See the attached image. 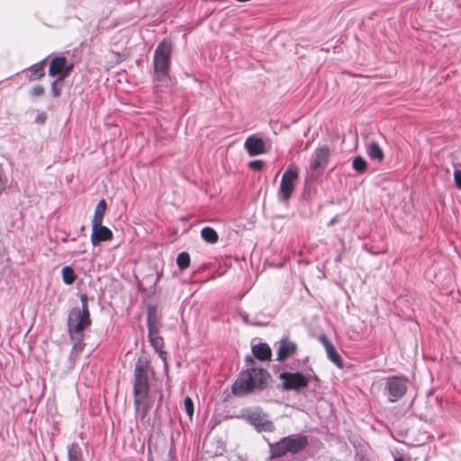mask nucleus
<instances>
[{
	"label": "nucleus",
	"mask_w": 461,
	"mask_h": 461,
	"mask_svg": "<svg viewBox=\"0 0 461 461\" xmlns=\"http://www.w3.org/2000/svg\"><path fill=\"white\" fill-rule=\"evenodd\" d=\"M270 379L271 375L265 368H248L240 373L232 385V392L234 394L243 395L254 390H262L267 387Z\"/></svg>",
	"instance_id": "1"
},
{
	"label": "nucleus",
	"mask_w": 461,
	"mask_h": 461,
	"mask_svg": "<svg viewBox=\"0 0 461 461\" xmlns=\"http://www.w3.org/2000/svg\"><path fill=\"white\" fill-rule=\"evenodd\" d=\"M172 43L169 40L164 39L157 47L154 52L153 80L156 87L167 86L169 78V68L171 64Z\"/></svg>",
	"instance_id": "2"
},
{
	"label": "nucleus",
	"mask_w": 461,
	"mask_h": 461,
	"mask_svg": "<svg viewBox=\"0 0 461 461\" xmlns=\"http://www.w3.org/2000/svg\"><path fill=\"white\" fill-rule=\"evenodd\" d=\"M82 309L73 308L68 314V327L71 339L77 344L82 343L84 330L91 325L90 312L88 309V297L86 294L80 295Z\"/></svg>",
	"instance_id": "3"
},
{
	"label": "nucleus",
	"mask_w": 461,
	"mask_h": 461,
	"mask_svg": "<svg viewBox=\"0 0 461 461\" xmlns=\"http://www.w3.org/2000/svg\"><path fill=\"white\" fill-rule=\"evenodd\" d=\"M309 444L305 435H290L279 441L269 443L270 458H279L287 454L294 455L303 451Z\"/></svg>",
	"instance_id": "4"
},
{
	"label": "nucleus",
	"mask_w": 461,
	"mask_h": 461,
	"mask_svg": "<svg viewBox=\"0 0 461 461\" xmlns=\"http://www.w3.org/2000/svg\"><path fill=\"white\" fill-rule=\"evenodd\" d=\"M150 361L147 357H139L134 366L133 393H149L148 370Z\"/></svg>",
	"instance_id": "5"
},
{
	"label": "nucleus",
	"mask_w": 461,
	"mask_h": 461,
	"mask_svg": "<svg viewBox=\"0 0 461 461\" xmlns=\"http://www.w3.org/2000/svg\"><path fill=\"white\" fill-rule=\"evenodd\" d=\"M408 380L402 376L389 377L385 384V391L390 402H394L402 398L407 392Z\"/></svg>",
	"instance_id": "6"
},
{
	"label": "nucleus",
	"mask_w": 461,
	"mask_h": 461,
	"mask_svg": "<svg viewBox=\"0 0 461 461\" xmlns=\"http://www.w3.org/2000/svg\"><path fill=\"white\" fill-rule=\"evenodd\" d=\"M283 382V388L287 391H300L309 385L310 379L299 372H283L279 375Z\"/></svg>",
	"instance_id": "7"
},
{
	"label": "nucleus",
	"mask_w": 461,
	"mask_h": 461,
	"mask_svg": "<svg viewBox=\"0 0 461 461\" xmlns=\"http://www.w3.org/2000/svg\"><path fill=\"white\" fill-rule=\"evenodd\" d=\"M298 176V170L295 168H288L283 174L279 188V194L283 201L287 202L291 198L295 189Z\"/></svg>",
	"instance_id": "8"
},
{
	"label": "nucleus",
	"mask_w": 461,
	"mask_h": 461,
	"mask_svg": "<svg viewBox=\"0 0 461 461\" xmlns=\"http://www.w3.org/2000/svg\"><path fill=\"white\" fill-rule=\"evenodd\" d=\"M133 402L136 417L143 420L152 407L149 393H133Z\"/></svg>",
	"instance_id": "9"
},
{
	"label": "nucleus",
	"mask_w": 461,
	"mask_h": 461,
	"mask_svg": "<svg viewBox=\"0 0 461 461\" xmlns=\"http://www.w3.org/2000/svg\"><path fill=\"white\" fill-rule=\"evenodd\" d=\"M330 156V149L329 146H321L314 151L310 165L312 172L323 171L326 167Z\"/></svg>",
	"instance_id": "10"
},
{
	"label": "nucleus",
	"mask_w": 461,
	"mask_h": 461,
	"mask_svg": "<svg viewBox=\"0 0 461 461\" xmlns=\"http://www.w3.org/2000/svg\"><path fill=\"white\" fill-rule=\"evenodd\" d=\"M149 341L154 350L158 353V357L163 360L167 366V352L164 349L165 341L160 336V330L154 332H148Z\"/></svg>",
	"instance_id": "11"
},
{
	"label": "nucleus",
	"mask_w": 461,
	"mask_h": 461,
	"mask_svg": "<svg viewBox=\"0 0 461 461\" xmlns=\"http://www.w3.org/2000/svg\"><path fill=\"white\" fill-rule=\"evenodd\" d=\"M113 238V231L103 226L102 223L100 225H92V234H91V242L94 246L100 244L103 241L112 240Z\"/></svg>",
	"instance_id": "12"
},
{
	"label": "nucleus",
	"mask_w": 461,
	"mask_h": 461,
	"mask_svg": "<svg viewBox=\"0 0 461 461\" xmlns=\"http://www.w3.org/2000/svg\"><path fill=\"white\" fill-rule=\"evenodd\" d=\"M244 148L251 157L264 154L266 152L264 140L256 135H250L247 138L244 143Z\"/></svg>",
	"instance_id": "13"
},
{
	"label": "nucleus",
	"mask_w": 461,
	"mask_h": 461,
	"mask_svg": "<svg viewBox=\"0 0 461 461\" xmlns=\"http://www.w3.org/2000/svg\"><path fill=\"white\" fill-rule=\"evenodd\" d=\"M319 341L325 348L329 359L334 363L338 367H343V361L339 354L337 352L333 344L330 341L326 335H320Z\"/></svg>",
	"instance_id": "14"
},
{
	"label": "nucleus",
	"mask_w": 461,
	"mask_h": 461,
	"mask_svg": "<svg viewBox=\"0 0 461 461\" xmlns=\"http://www.w3.org/2000/svg\"><path fill=\"white\" fill-rule=\"evenodd\" d=\"M297 351V345L287 338H284L279 341V347L276 352L277 361H284L287 357L293 356Z\"/></svg>",
	"instance_id": "15"
},
{
	"label": "nucleus",
	"mask_w": 461,
	"mask_h": 461,
	"mask_svg": "<svg viewBox=\"0 0 461 461\" xmlns=\"http://www.w3.org/2000/svg\"><path fill=\"white\" fill-rule=\"evenodd\" d=\"M249 420L250 423L255 426L258 430L263 431H273L275 429V425L271 420L266 419L265 416H262L259 413H251L249 416Z\"/></svg>",
	"instance_id": "16"
},
{
	"label": "nucleus",
	"mask_w": 461,
	"mask_h": 461,
	"mask_svg": "<svg viewBox=\"0 0 461 461\" xmlns=\"http://www.w3.org/2000/svg\"><path fill=\"white\" fill-rule=\"evenodd\" d=\"M147 325H148V332H154V331L160 330V327H161L160 318L158 314V310L155 305L148 306Z\"/></svg>",
	"instance_id": "17"
},
{
	"label": "nucleus",
	"mask_w": 461,
	"mask_h": 461,
	"mask_svg": "<svg viewBox=\"0 0 461 461\" xmlns=\"http://www.w3.org/2000/svg\"><path fill=\"white\" fill-rule=\"evenodd\" d=\"M67 58L55 57L50 62L49 75L50 77H61L66 68Z\"/></svg>",
	"instance_id": "18"
},
{
	"label": "nucleus",
	"mask_w": 461,
	"mask_h": 461,
	"mask_svg": "<svg viewBox=\"0 0 461 461\" xmlns=\"http://www.w3.org/2000/svg\"><path fill=\"white\" fill-rule=\"evenodd\" d=\"M251 350L254 357L260 361L271 359L272 350L267 343H258L254 345Z\"/></svg>",
	"instance_id": "19"
},
{
	"label": "nucleus",
	"mask_w": 461,
	"mask_h": 461,
	"mask_svg": "<svg viewBox=\"0 0 461 461\" xmlns=\"http://www.w3.org/2000/svg\"><path fill=\"white\" fill-rule=\"evenodd\" d=\"M366 152L369 158L373 160L381 162L384 159V151L377 142H369L366 146Z\"/></svg>",
	"instance_id": "20"
},
{
	"label": "nucleus",
	"mask_w": 461,
	"mask_h": 461,
	"mask_svg": "<svg viewBox=\"0 0 461 461\" xmlns=\"http://www.w3.org/2000/svg\"><path fill=\"white\" fill-rule=\"evenodd\" d=\"M106 203L104 199L98 202L95 206V213L92 220V225H100L103 223V219L106 211Z\"/></svg>",
	"instance_id": "21"
},
{
	"label": "nucleus",
	"mask_w": 461,
	"mask_h": 461,
	"mask_svg": "<svg viewBox=\"0 0 461 461\" xmlns=\"http://www.w3.org/2000/svg\"><path fill=\"white\" fill-rule=\"evenodd\" d=\"M45 75V60H42L31 68V74L28 76L29 81H35Z\"/></svg>",
	"instance_id": "22"
},
{
	"label": "nucleus",
	"mask_w": 461,
	"mask_h": 461,
	"mask_svg": "<svg viewBox=\"0 0 461 461\" xmlns=\"http://www.w3.org/2000/svg\"><path fill=\"white\" fill-rule=\"evenodd\" d=\"M202 239L211 244H215L219 240L217 231L212 227H204L201 230Z\"/></svg>",
	"instance_id": "23"
},
{
	"label": "nucleus",
	"mask_w": 461,
	"mask_h": 461,
	"mask_svg": "<svg viewBox=\"0 0 461 461\" xmlns=\"http://www.w3.org/2000/svg\"><path fill=\"white\" fill-rule=\"evenodd\" d=\"M68 460L69 461H84L82 456V449L77 443H72L68 447Z\"/></svg>",
	"instance_id": "24"
},
{
	"label": "nucleus",
	"mask_w": 461,
	"mask_h": 461,
	"mask_svg": "<svg viewBox=\"0 0 461 461\" xmlns=\"http://www.w3.org/2000/svg\"><path fill=\"white\" fill-rule=\"evenodd\" d=\"M61 276L62 280L66 285H72L77 277L74 269L70 266H66L62 268Z\"/></svg>",
	"instance_id": "25"
},
{
	"label": "nucleus",
	"mask_w": 461,
	"mask_h": 461,
	"mask_svg": "<svg viewBox=\"0 0 461 461\" xmlns=\"http://www.w3.org/2000/svg\"><path fill=\"white\" fill-rule=\"evenodd\" d=\"M176 265L181 270L186 269L190 266V255L185 251L179 253L176 257Z\"/></svg>",
	"instance_id": "26"
},
{
	"label": "nucleus",
	"mask_w": 461,
	"mask_h": 461,
	"mask_svg": "<svg viewBox=\"0 0 461 461\" xmlns=\"http://www.w3.org/2000/svg\"><path fill=\"white\" fill-rule=\"evenodd\" d=\"M353 167L359 173L366 170V162L362 157H356L353 160Z\"/></svg>",
	"instance_id": "27"
},
{
	"label": "nucleus",
	"mask_w": 461,
	"mask_h": 461,
	"mask_svg": "<svg viewBox=\"0 0 461 461\" xmlns=\"http://www.w3.org/2000/svg\"><path fill=\"white\" fill-rule=\"evenodd\" d=\"M64 79L58 77L51 84V94L54 97H59L61 94V83Z\"/></svg>",
	"instance_id": "28"
},
{
	"label": "nucleus",
	"mask_w": 461,
	"mask_h": 461,
	"mask_svg": "<svg viewBox=\"0 0 461 461\" xmlns=\"http://www.w3.org/2000/svg\"><path fill=\"white\" fill-rule=\"evenodd\" d=\"M184 405L186 414L192 418L194 415V402L191 397L186 396L184 400Z\"/></svg>",
	"instance_id": "29"
},
{
	"label": "nucleus",
	"mask_w": 461,
	"mask_h": 461,
	"mask_svg": "<svg viewBox=\"0 0 461 461\" xmlns=\"http://www.w3.org/2000/svg\"><path fill=\"white\" fill-rule=\"evenodd\" d=\"M265 163L263 160H252L249 163V167L255 171H259L263 168Z\"/></svg>",
	"instance_id": "30"
},
{
	"label": "nucleus",
	"mask_w": 461,
	"mask_h": 461,
	"mask_svg": "<svg viewBox=\"0 0 461 461\" xmlns=\"http://www.w3.org/2000/svg\"><path fill=\"white\" fill-rule=\"evenodd\" d=\"M45 92V89L42 86H36L32 88L31 90V95L32 96H41L44 94Z\"/></svg>",
	"instance_id": "31"
},
{
	"label": "nucleus",
	"mask_w": 461,
	"mask_h": 461,
	"mask_svg": "<svg viewBox=\"0 0 461 461\" xmlns=\"http://www.w3.org/2000/svg\"><path fill=\"white\" fill-rule=\"evenodd\" d=\"M454 180L456 187L461 189V170L456 169L454 171Z\"/></svg>",
	"instance_id": "32"
},
{
	"label": "nucleus",
	"mask_w": 461,
	"mask_h": 461,
	"mask_svg": "<svg viewBox=\"0 0 461 461\" xmlns=\"http://www.w3.org/2000/svg\"><path fill=\"white\" fill-rule=\"evenodd\" d=\"M74 68V64L73 63H70V64H68V61L66 62V68L64 70V73L62 75V77H60V79H65L67 77H68L71 73V71L73 70Z\"/></svg>",
	"instance_id": "33"
},
{
	"label": "nucleus",
	"mask_w": 461,
	"mask_h": 461,
	"mask_svg": "<svg viewBox=\"0 0 461 461\" xmlns=\"http://www.w3.org/2000/svg\"><path fill=\"white\" fill-rule=\"evenodd\" d=\"M249 360L250 363H254V360L251 357H249Z\"/></svg>",
	"instance_id": "34"
}]
</instances>
